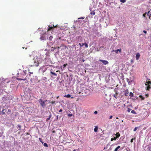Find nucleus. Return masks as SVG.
Segmentation results:
<instances>
[{
	"mask_svg": "<svg viewBox=\"0 0 151 151\" xmlns=\"http://www.w3.org/2000/svg\"><path fill=\"white\" fill-rule=\"evenodd\" d=\"M78 45H80V47H82L83 46V43L81 44V43H79L78 44Z\"/></svg>",
	"mask_w": 151,
	"mask_h": 151,
	"instance_id": "nucleus-35",
	"label": "nucleus"
},
{
	"mask_svg": "<svg viewBox=\"0 0 151 151\" xmlns=\"http://www.w3.org/2000/svg\"><path fill=\"white\" fill-rule=\"evenodd\" d=\"M98 127L97 126H96L94 129V130L95 132H96L98 131Z\"/></svg>",
	"mask_w": 151,
	"mask_h": 151,
	"instance_id": "nucleus-13",
	"label": "nucleus"
},
{
	"mask_svg": "<svg viewBox=\"0 0 151 151\" xmlns=\"http://www.w3.org/2000/svg\"><path fill=\"white\" fill-rule=\"evenodd\" d=\"M29 73H30V74H32L33 73V72H29Z\"/></svg>",
	"mask_w": 151,
	"mask_h": 151,
	"instance_id": "nucleus-49",
	"label": "nucleus"
},
{
	"mask_svg": "<svg viewBox=\"0 0 151 151\" xmlns=\"http://www.w3.org/2000/svg\"><path fill=\"white\" fill-rule=\"evenodd\" d=\"M117 138L116 137H114V138H112L111 139V141H112L114 140H115Z\"/></svg>",
	"mask_w": 151,
	"mask_h": 151,
	"instance_id": "nucleus-27",
	"label": "nucleus"
},
{
	"mask_svg": "<svg viewBox=\"0 0 151 151\" xmlns=\"http://www.w3.org/2000/svg\"><path fill=\"white\" fill-rule=\"evenodd\" d=\"M40 39L42 40H45L46 39V37L45 36L43 35L40 37Z\"/></svg>",
	"mask_w": 151,
	"mask_h": 151,
	"instance_id": "nucleus-6",
	"label": "nucleus"
},
{
	"mask_svg": "<svg viewBox=\"0 0 151 151\" xmlns=\"http://www.w3.org/2000/svg\"><path fill=\"white\" fill-rule=\"evenodd\" d=\"M4 109H3V110L1 111L2 114H5V112L4 111Z\"/></svg>",
	"mask_w": 151,
	"mask_h": 151,
	"instance_id": "nucleus-24",
	"label": "nucleus"
},
{
	"mask_svg": "<svg viewBox=\"0 0 151 151\" xmlns=\"http://www.w3.org/2000/svg\"><path fill=\"white\" fill-rule=\"evenodd\" d=\"M17 126L19 128V129L18 130L21 129V126L20 125H17Z\"/></svg>",
	"mask_w": 151,
	"mask_h": 151,
	"instance_id": "nucleus-36",
	"label": "nucleus"
},
{
	"mask_svg": "<svg viewBox=\"0 0 151 151\" xmlns=\"http://www.w3.org/2000/svg\"><path fill=\"white\" fill-rule=\"evenodd\" d=\"M58 48H59V47H57Z\"/></svg>",
	"mask_w": 151,
	"mask_h": 151,
	"instance_id": "nucleus-54",
	"label": "nucleus"
},
{
	"mask_svg": "<svg viewBox=\"0 0 151 151\" xmlns=\"http://www.w3.org/2000/svg\"><path fill=\"white\" fill-rule=\"evenodd\" d=\"M140 55L139 53L138 52L137 53L136 55V59L137 60L140 57Z\"/></svg>",
	"mask_w": 151,
	"mask_h": 151,
	"instance_id": "nucleus-8",
	"label": "nucleus"
},
{
	"mask_svg": "<svg viewBox=\"0 0 151 151\" xmlns=\"http://www.w3.org/2000/svg\"><path fill=\"white\" fill-rule=\"evenodd\" d=\"M41 59L40 58H34L32 61V65L31 66H38L41 63Z\"/></svg>",
	"mask_w": 151,
	"mask_h": 151,
	"instance_id": "nucleus-1",
	"label": "nucleus"
},
{
	"mask_svg": "<svg viewBox=\"0 0 151 151\" xmlns=\"http://www.w3.org/2000/svg\"><path fill=\"white\" fill-rule=\"evenodd\" d=\"M131 113L134 114H137L136 112L134 110H132L131 111Z\"/></svg>",
	"mask_w": 151,
	"mask_h": 151,
	"instance_id": "nucleus-21",
	"label": "nucleus"
},
{
	"mask_svg": "<svg viewBox=\"0 0 151 151\" xmlns=\"http://www.w3.org/2000/svg\"><path fill=\"white\" fill-rule=\"evenodd\" d=\"M147 14V13L146 12L145 13L143 14V16L144 17H145V16L146 15V14ZM147 15L148 16V15Z\"/></svg>",
	"mask_w": 151,
	"mask_h": 151,
	"instance_id": "nucleus-32",
	"label": "nucleus"
},
{
	"mask_svg": "<svg viewBox=\"0 0 151 151\" xmlns=\"http://www.w3.org/2000/svg\"><path fill=\"white\" fill-rule=\"evenodd\" d=\"M83 45H84L87 48L88 47V45L86 43H83Z\"/></svg>",
	"mask_w": 151,
	"mask_h": 151,
	"instance_id": "nucleus-19",
	"label": "nucleus"
},
{
	"mask_svg": "<svg viewBox=\"0 0 151 151\" xmlns=\"http://www.w3.org/2000/svg\"><path fill=\"white\" fill-rule=\"evenodd\" d=\"M63 111V110L62 109H60L59 111V112H61Z\"/></svg>",
	"mask_w": 151,
	"mask_h": 151,
	"instance_id": "nucleus-47",
	"label": "nucleus"
},
{
	"mask_svg": "<svg viewBox=\"0 0 151 151\" xmlns=\"http://www.w3.org/2000/svg\"><path fill=\"white\" fill-rule=\"evenodd\" d=\"M138 128V127H135V128H134V130H133V131H134V132L136 131L137 130V129Z\"/></svg>",
	"mask_w": 151,
	"mask_h": 151,
	"instance_id": "nucleus-29",
	"label": "nucleus"
},
{
	"mask_svg": "<svg viewBox=\"0 0 151 151\" xmlns=\"http://www.w3.org/2000/svg\"><path fill=\"white\" fill-rule=\"evenodd\" d=\"M51 115H50V116H49V117L48 118H47V119H46V121H48L49 120H50V117H51Z\"/></svg>",
	"mask_w": 151,
	"mask_h": 151,
	"instance_id": "nucleus-30",
	"label": "nucleus"
},
{
	"mask_svg": "<svg viewBox=\"0 0 151 151\" xmlns=\"http://www.w3.org/2000/svg\"><path fill=\"white\" fill-rule=\"evenodd\" d=\"M131 110V109H130V108H128V109H127V111L128 112H129L130 110Z\"/></svg>",
	"mask_w": 151,
	"mask_h": 151,
	"instance_id": "nucleus-39",
	"label": "nucleus"
},
{
	"mask_svg": "<svg viewBox=\"0 0 151 151\" xmlns=\"http://www.w3.org/2000/svg\"><path fill=\"white\" fill-rule=\"evenodd\" d=\"M50 73L51 74H52V75H53L55 76H57V74H56V73H55L53 72L52 71H50Z\"/></svg>",
	"mask_w": 151,
	"mask_h": 151,
	"instance_id": "nucleus-16",
	"label": "nucleus"
},
{
	"mask_svg": "<svg viewBox=\"0 0 151 151\" xmlns=\"http://www.w3.org/2000/svg\"><path fill=\"white\" fill-rule=\"evenodd\" d=\"M53 37L52 36H50L49 37V39L50 40H51Z\"/></svg>",
	"mask_w": 151,
	"mask_h": 151,
	"instance_id": "nucleus-31",
	"label": "nucleus"
},
{
	"mask_svg": "<svg viewBox=\"0 0 151 151\" xmlns=\"http://www.w3.org/2000/svg\"><path fill=\"white\" fill-rule=\"evenodd\" d=\"M147 15L148 16H149V18L151 19V9L148 12Z\"/></svg>",
	"mask_w": 151,
	"mask_h": 151,
	"instance_id": "nucleus-4",
	"label": "nucleus"
},
{
	"mask_svg": "<svg viewBox=\"0 0 151 151\" xmlns=\"http://www.w3.org/2000/svg\"><path fill=\"white\" fill-rule=\"evenodd\" d=\"M73 151H76V150H73Z\"/></svg>",
	"mask_w": 151,
	"mask_h": 151,
	"instance_id": "nucleus-52",
	"label": "nucleus"
},
{
	"mask_svg": "<svg viewBox=\"0 0 151 151\" xmlns=\"http://www.w3.org/2000/svg\"><path fill=\"white\" fill-rule=\"evenodd\" d=\"M147 83H145L146 86H147V85H148L149 86H151V82L150 81H148L147 82Z\"/></svg>",
	"mask_w": 151,
	"mask_h": 151,
	"instance_id": "nucleus-12",
	"label": "nucleus"
},
{
	"mask_svg": "<svg viewBox=\"0 0 151 151\" xmlns=\"http://www.w3.org/2000/svg\"><path fill=\"white\" fill-rule=\"evenodd\" d=\"M117 94V93H116V95L115 94H114L113 95V96L116 99H117V97L116 96V95Z\"/></svg>",
	"mask_w": 151,
	"mask_h": 151,
	"instance_id": "nucleus-33",
	"label": "nucleus"
},
{
	"mask_svg": "<svg viewBox=\"0 0 151 151\" xmlns=\"http://www.w3.org/2000/svg\"><path fill=\"white\" fill-rule=\"evenodd\" d=\"M39 102L42 107H44L46 106L45 104V102L47 101V100L43 101L42 99H40L38 100Z\"/></svg>",
	"mask_w": 151,
	"mask_h": 151,
	"instance_id": "nucleus-2",
	"label": "nucleus"
},
{
	"mask_svg": "<svg viewBox=\"0 0 151 151\" xmlns=\"http://www.w3.org/2000/svg\"><path fill=\"white\" fill-rule=\"evenodd\" d=\"M17 79L18 80H23V81H25V80H26V78H25L24 79H21V78H17Z\"/></svg>",
	"mask_w": 151,
	"mask_h": 151,
	"instance_id": "nucleus-20",
	"label": "nucleus"
},
{
	"mask_svg": "<svg viewBox=\"0 0 151 151\" xmlns=\"http://www.w3.org/2000/svg\"><path fill=\"white\" fill-rule=\"evenodd\" d=\"M98 113V112L97 111H95L94 112V114H96Z\"/></svg>",
	"mask_w": 151,
	"mask_h": 151,
	"instance_id": "nucleus-44",
	"label": "nucleus"
},
{
	"mask_svg": "<svg viewBox=\"0 0 151 151\" xmlns=\"http://www.w3.org/2000/svg\"><path fill=\"white\" fill-rule=\"evenodd\" d=\"M83 62H84V60H83Z\"/></svg>",
	"mask_w": 151,
	"mask_h": 151,
	"instance_id": "nucleus-51",
	"label": "nucleus"
},
{
	"mask_svg": "<svg viewBox=\"0 0 151 151\" xmlns=\"http://www.w3.org/2000/svg\"><path fill=\"white\" fill-rule=\"evenodd\" d=\"M48 28L47 31H48L52 29L53 28L52 26H51L50 25L48 26Z\"/></svg>",
	"mask_w": 151,
	"mask_h": 151,
	"instance_id": "nucleus-9",
	"label": "nucleus"
},
{
	"mask_svg": "<svg viewBox=\"0 0 151 151\" xmlns=\"http://www.w3.org/2000/svg\"><path fill=\"white\" fill-rule=\"evenodd\" d=\"M57 27V25L54 26V25L53 24L52 27H53V28H56Z\"/></svg>",
	"mask_w": 151,
	"mask_h": 151,
	"instance_id": "nucleus-41",
	"label": "nucleus"
},
{
	"mask_svg": "<svg viewBox=\"0 0 151 151\" xmlns=\"http://www.w3.org/2000/svg\"><path fill=\"white\" fill-rule=\"evenodd\" d=\"M67 65V64H64L63 65V66L64 67V68H65V67L66 66V65Z\"/></svg>",
	"mask_w": 151,
	"mask_h": 151,
	"instance_id": "nucleus-40",
	"label": "nucleus"
},
{
	"mask_svg": "<svg viewBox=\"0 0 151 151\" xmlns=\"http://www.w3.org/2000/svg\"><path fill=\"white\" fill-rule=\"evenodd\" d=\"M11 112V110L10 109H9L8 110L7 113L8 114H10Z\"/></svg>",
	"mask_w": 151,
	"mask_h": 151,
	"instance_id": "nucleus-15",
	"label": "nucleus"
},
{
	"mask_svg": "<svg viewBox=\"0 0 151 151\" xmlns=\"http://www.w3.org/2000/svg\"><path fill=\"white\" fill-rule=\"evenodd\" d=\"M143 32L145 34H146L147 32V31L145 30H143Z\"/></svg>",
	"mask_w": 151,
	"mask_h": 151,
	"instance_id": "nucleus-45",
	"label": "nucleus"
},
{
	"mask_svg": "<svg viewBox=\"0 0 151 151\" xmlns=\"http://www.w3.org/2000/svg\"><path fill=\"white\" fill-rule=\"evenodd\" d=\"M99 61L102 62L103 64L105 65H107L109 64L108 62L106 60H103L101 59H100L99 60Z\"/></svg>",
	"mask_w": 151,
	"mask_h": 151,
	"instance_id": "nucleus-3",
	"label": "nucleus"
},
{
	"mask_svg": "<svg viewBox=\"0 0 151 151\" xmlns=\"http://www.w3.org/2000/svg\"><path fill=\"white\" fill-rule=\"evenodd\" d=\"M147 149L148 151H150L151 150V147H150V146H148V147H147Z\"/></svg>",
	"mask_w": 151,
	"mask_h": 151,
	"instance_id": "nucleus-22",
	"label": "nucleus"
},
{
	"mask_svg": "<svg viewBox=\"0 0 151 151\" xmlns=\"http://www.w3.org/2000/svg\"><path fill=\"white\" fill-rule=\"evenodd\" d=\"M119 51V52H121V49H117V50H114V52L116 53L117 54L118 53V52Z\"/></svg>",
	"mask_w": 151,
	"mask_h": 151,
	"instance_id": "nucleus-10",
	"label": "nucleus"
},
{
	"mask_svg": "<svg viewBox=\"0 0 151 151\" xmlns=\"http://www.w3.org/2000/svg\"><path fill=\"white\" fill-rule=\"evenodd\" d=\"M129 93V92L128 89L126 90L125 91L124 95L126 96H128Z\"/></svg>",
	"mask_w": 151,
	"mask_h": 151,
	"instance_id": "nucleus-5",
	"label": "nucleus"
},
{
	"mask_svg": "<svg viewBox=\"0 0 151 151\" xmlns=\"http://www.w3.org/2000/svg\"><path fill=\"white\" fill-rule=\"evenodd\" d=\"M136 139V138L135 137H134V138H132L131 139V140L130 141V142H131V143H132L133 142V140H135V139Z\"/></svg>",
	"mask_w": 151,
	"mask_h": 151,
	"instance_id": "nucleus-25",
	"label": "nucleus"
},
{
	"mask_svg": "<svg viewBox=\"0 0 151 151\" xmlns=\"http://www.w3.org/2000/svg\"><path fill=\"white\" fill-rule=\"evenodd\" d=\"M39 140L42 143H43V142L42 141V139L41 138H39Z\"/></svg>",
	"mask_w": 151,
	"mask_h": 151,
	"instance_id": "nucleus-38",
	"label": "nucleus"
},
{
	"mask_svg": "<svg viewBox=\"0 0 151 151\" xmlns=\"http://www.w3.org/2000/svg\"><path fill=\"white\" fill-rule=\"evenodd\" d=\"M1 114V111H0V114Z\"/></svg>",
	"mask_w": 151,
	"mask_h": 151,
	"instance_id": "nucleus-53",
	"label": "nucleus"
},
{
	"mask_svg": "<svg viewBox=\"0 0 151 151\" xmlns=\"http://www.w3.org/2000/svg\"><path fill=\"white\" fill-rule=\"evenodd\" d=\"M113 116L112 115L110 116L109 117V119H111L112 118Z\"/></svg>",
	"mask_w": 151,
	"mask_h": 151,
	"instance_id": "nucleus-46",
	"label": "nucleus"
},
{
	"mask_svg": "<svg viewBox=\"0 0 151 151\" xmlns=\"http://www.w3.org/2000/svg\"><path fill=\"white\" fill-rule=\"evenodd\" d=\"M54 132H55V131H52V133H54Z\"/></svg>",
	"mask_w": 151,
	"mask_h": 151,
	"instance_id": "nucleus-50",
	"label": "nucleus"
},
{
	"mask_svg": "<svg viewBox=\"0 0 151 151\" xmlns=\"http://www.w3.org/2000/svg\"><path fill=\"white\" fill-rule=\"evenodd\" d=\"M115 135L116 138H118L120 136V134L119 132H117Z\"/></svg>",
	"mask_w": 151,
	"mask_h": 151,
	"instance_id": "nucleus-11",
	"label": "nucleus"
},
{
	"mask_svg": "<svg viewBox=\"0 0 151 151\" xmlns=\"http://www.w3.org/2000/svg\"><path fill=\"white\" fill-rule=\"evenodd\" d=\"M68 116L71 117V116H73V114H68Z\"/></svg>",
	"mask_w": 151,
	"mask_h": 151,
	"instance_id": "nucleus-34",
	"label": "nucleus"
},
{
	"mask_svg": "<svg viewBox=\"0 0 151 151\" xmlns=\"http://www.w3.org/2000/svg\"><path fill=\"white\" fill-rule=\"evenodd\" d=\"M43 145H44V146L45 147H48V145H47V144L46 143H45Z\"/></svg>",
	"mask_w": 151,
	"mask_h": 151,
	"instance_id": "nucleus-26",
	"label": "nucleus"
},
{
	"mask_svg": "<svg viewBox=\"0 0 151 151\" xmlns=\"http://www.w3.org/2000/svg\"><path fill=\"white\" fill-rule=\"evenodd\" d=\"M23 73H24V74H23V75H26V70H24L23 71Z\"/></svg>",
	"mask_w": 151,
	"mask_h": 151,
	"instance_id": "nucleus-37",
	"label": "nucleus"
},
{
	"mask_svg": "<svg viewBox=\"0 0 151 151\" xmlns=\"http://www.w3.org/2000/svg\"><path fill=\"white\" fill-rule=\"evenodd\" d=\"M139 97L142 98V99L144 100V98L142 96H140Z\"/></svg>",
	"mask_w": 151,
	"mask_h": 151,
	"instance_id": "nucleus-42",
	"label": "nucleus"
},
{
	"mask_svg": "<svg viewBox=\"0 0 151 151\" xmlns=\"http://www.w3.org/2000/svg\"><path fill=\"white\" fill-rule=\"evenodd\" d=\"M90 14L91 15H94L95 14V13L94 11H93L92 12L90 13Z\"/></svg>",
	"mask_w": 151,
	"mask_h": 151,
	"instance_id": "nucleus-23",
	"label": "nucleus"
},
{
	"mask_svg": "<svg viewBox=\"0 0 151 151\" xmlns=\"http://www.w3.org/2000/svg\"><path fill=\"white\" fill-rule=\"evenodd\" d=\"M126 1V0H120V1L122 3L125 2Z\"/></svg>",
	"mask_w": 151,
	"mask_h": 151,
	"instance_id": "nucleus-28",
	"label": "nucleus"
},
{
	"mask_svg": "<svg viewBox=\"0 0 151 151\" xmlns=\"http://www.w3.org/2000/svg\"><path fill=\"white\" fill-rule=\"evenodd\" d=\"M84 17H81V18H78V19H84Z\"/></svg>",
	"mask_w": 151,
	"mask_h": 151,
	"instance_id": "nucleus-48",
	"label": "nucleus"
},
{
	"mask_svg": "<svg viewBox=\"0 0 151 151\" xmlns=\"http://www.w3.org/2000/svg\"><path fill=\"white\" fill-rule=\"evenodd\" d=\"M120 148V146H118L117 147H116L114 151H117L118 149H119Z\"/></svg>",
	"mask_w": 151,
	"mask_h": 151,
	"instance_id": "nucleus-17",
	"label": "nucleus"
},
{
	"mask_svg": "<svg viewBox=\"0 0 151 151\" xmlns=\"http://www.w3.org/2000/svg\"><path fill=\"white\" fill-rule=\"evenodd\" d=\"M64 96L65 97H67V98L71 97V99L74 98V97H71L70 95L69 94H68V95H65Z\"/></svg>",
	"mask_w": 151,
	"mask_h": 151,
	"instance_id": "nucleus-7",
	"label": "nucleus"
},
{
	"mask_svg": "<svg viewBox=\"0 0 151 151\" xmlns=\"http://www.w3.org/2000/svg\"><path fill=\"white\" fill-rule=\"evenodd\" d=\"M129 96L130 97H133L134 96V94L132 92H131L129 93Z\"/></svg>",
	"mask_w": 151,
	"mask_h": 151,
	"instance_id": "nucleus-14",
	"label": "nucleus"
},
{
	"mask_svg": "<svg viewBox=\"0 0 151 151\" xmlns=\"http://www.w3.org/2000/svg\"><path fill=\"white\" fill-rule=\"evenodd\" d=\"M55 101H52L51 102V103L52 104H55Z\"/></svg>",
	"mask_w": 151,
	"mask_h": 151,
	"instance_id": "nucleus-43",
	"label": "nucleus"
},
{
	"mask_svg": "<svg viewBox=\"0 0 151 151\" xmlns=\"http://www.w3.org/2000/svg\"><path fill=\"white\" fill-rule=\"evenodd\" d=\"M151 88V87L150 86H149L148 85H147V87H146L147 90H149Z\"/></svg>",
	"mask_w": 151,
	"mask_h": 151,
	"instance_id": "nucleus-18",
	"label": "nucleus"
}]
</instances>
